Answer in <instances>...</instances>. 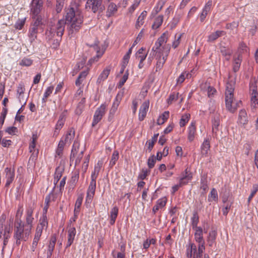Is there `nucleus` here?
<instances>
[{"label":"nucleus","mask_w":258,"mask_h":258,"mask_svg":"<svg viewBox=\"0 0 258 258\" xmlns=\"http://www.w3.org/2000/svg\"><path fill=\"white\" fill-rule=\"evenodd\" d=\"M6 180L5 187L9 188L10 184L14 181L15 177L14 167H6L4 170Z\"/></svg>","instance_id":"obj_8"},{"label":"nucleus","mask_w":258,"mask_h":258,"mask_svg":"<svg viewBox=\"0 0 258 258\" xmlns=\"http://www.w3.org/2000/svg\"><path fill=\"white\" fill-rule=\"evenodd\" d=\"M96 187V182L90 181L87 191V196L85 200V204L88 207L91 203L95 195Z\"/></svg>","instance_id":"obj_9"},{"label":"nucleus","mask_w":258,"mask_h":258,"mask_svg":"<svg viewBox=\"0 0 258 258\" xmlns=\"http://www.w3.org/2000/svg\"><path fill=\"white\" fill-rule=\"evenodd\" d=\"M106 107L107 105L105 103H103L97 108L93 115L92 126H95L102 119L105 114Z\"/></svg>","instance_id":"obj_7"},{"label":"nucleus","mask_w":258,"mask_h":258,"mask_svg":"<svg viewBox=\"0 0 258 258\" xmlns=\"http://www.w3.org/2000/svg\"><path fill=\"white\" fill-rule=\"evenodd\" d=\"M195 232L194 233V238L195 241L198 243V246H202L205 247V242L203 238V231L201 227L194 229Z\"/></svg>","instance_id":"obj_13"},{"label":"nucleus","mask_w":258,"mask_h":258,"mask_svg":"<svg viewBox=\"0 0 258 258\" xmlns=\"http://www.w3.org/2000/svg\"><path fill=\"white\" fill-rule=\"evenodd\" d=\"M226 34V32L222 30H217L215 32L211 33L208 37L207 41L209 42H213L219 37L224 36Z\"/></svg>","instance_id":"obj_23"},{"label":"nucleus","mask_w":258,"mask_h":258,"mask_svg":"<svg viewBox=\"0 0 258 258\" xmlns=\"http://www.w3.org/2000/svg\"><path fill=\"white\" fill-rule=\"evenodd\" d=\"M118 8L116 5L112 2L109 4L107 6L106 11V16L107 17H110L112 16L117 11Z\"/></svg>","instance_id":"obj_26"},{"label":"nucleus","mask_w":258,"mask_h":258,"mask_svg":"<svg viewBox=\"0 0 258 258\" xmlns=\"http://www.w3.org/2000/svg\"><path fill=\"white\" fill-rule=\"evenodd\" d=\"M163 21V16L162 15H159L156 18L154 23L152 26L153 29H156L160 27L162 25Z\"/></svg>","instance_id":"obj_37"},{"label":"nucleus","mask_w":258,"mask_h":258,"mask_svg":"<svg viewBox=\"0 0 258 258\" xmlns=\"http://www.w3.org/2000/svg\"><path fill=\"white\" fill-rule=\"evenodd\" d=\"M33 60L31 58L24 57L20 62L19 64L24 67H30L33 63Z\"/></svg>","instance_id":"obj_45"},{"label":"nucleus","mask_w":258,"mask_h":258,"mask_svg":"<svg viewBox=\"0 0 258 258\" xmlns=\"http://www.w3.org/2000/svg\"><path fill=\"white\" fill-rule=\"evenodd\" d=\"M164 4H165L164 1L158 2V3L157 4L156 7L154 8L156 13H159L161 10Z\"/></svg>","instance_id":"obj_64"},{"label":"nucleus","mask_w":258,"mask_h":258,"mask_svg":"<svg viewBox=\"0 0 258 258\" xmlns=\"http://www.w3.org/2000/svg\"><path fill=\"white\" fill-rule=\"evenodd\" d=\"M65 25L63 19L59 20L56 24L51 25L49 29L47 30L46 32L47 38L49 40H51L55 35L61 38L64 31Z\"/></svg>","instance_id":"obj_4"},{"label":"nucleus","mask_w":258,"mask_h":258,"mask_svg":"<svg viewBox=\"0 0 258 258\" xmlns=\"http://www.w3.org/2000/svg\"><path fill=\"white\" fill-rule=\"evenodd\" d=\"M192 177V173L189 170H188L187 168H186L184 170V172L182 173L181 176L179 179L180 184H183V185L186 184L190 180H191Z\"/></svg>","instance_id":"obj_20"},{"label":"nucleus","mask_w":258,"mask_h":258,"mask_svg":"<svg viewBox=\"0 0 258 258\" xmlns=\"http://www.w3.org/2000/svg\"><path fill=\"white\" fill-rule=\"evenodd\" d=\"M141 0H134V4L128 8V12L133 13L136 9L139 6Z\"/></svg>","instance_id":"obj_55"},{"label":"nucleus","mask_w":258,"mask_h":258,"mask_svg":"<svg viewBox=\"0 0 258 258\" xmlns=\"http://www.w3.org/2000/svg\"><path fill=\"white\" fill-rule=\"evenodd\" d=\"M64 2L56 0V4L55 6V11L57 13H60L63 7Z\"/></svg>","instance_id":"obj_59"},{"label":"nucleus","mask_w":258,"mask_h":258,"mask_svg":"<svg viewBox=\"0 0 258 258\" xmlns=\"http://www.w3.org/2000/svg\"><path fill=\"white\" fill-rule=\"evenodd\" d=\"M5 131L9 135H15L18 132V128L15 126H10Z\"/></svg>","instance_id":"obj_58"},{"label":"nucleus","mask_w":258,"mask_h":258,"mask_svg":"<svg viewBox=\"0 0 258 258\" xmlns=\"http://www.w3.org/2000/svg\"><path fill=\"white\" fill-rule=\"evenodd\" d=\"M220 49L222 55L225 57V59L229 60L230 56L232 53V51L225 46H221Z\"/></svg>","instance_id":"obj_32"},{"label":"nucleus","mask_w":258,"mask_h":258,"mask_svg":"<svg viewBox=\"0 0 258 258\" xmlns=\"http://www.w3.org/2000/svg\"><path fill=\"white\" fill-rule=\"evenodd\" d=\"M257 191H258V184H253L252 186V189L251 194L249 195V196L248 198V200H247L248 204H249L250 203L251 200H252V199L253 198V197H254V196L255 195V194H256V192Z\"/></svg>","instance_id":"obj_51"},{"label":"nucleus","mask_w":258,"mask_h":258,"mask_svg":"<svg viewBox=\"0 0 258 258\" xmlns=\"http://www.w3.org/2000/svg\"><path fill=\"white\" fill-rule=\"evenodd\" d=\"M191 220L192 229H197V228H199V226H198V224L199 222V217L197 212L195 211L193 213L192 217H191Z\"/></svg>","instance_id":"obj_36"},{"label":"nucleus","mask_w":258,"mask_h":258,"mask_svg":"<svg viewBox=\"0 0 258 258\" xmlns=\"http://www.w3.org/2000/svg\"><path fill=\"white\" fill-rule=\"evenodd\" d=\"M178 93H172L170 94L169 98L167 99L168 104H170L172 103L173 101H175L178 99Z\"/></svg>","instance_id":"obj_56"},{"label":"nucleus","mask_w":258,"mask_h":258,"mask_svg":"<svg viewBox=\"0 0 258 258\" xmlns=\"http://www.w3.org/2000/svg\"><path fill=\"white\" fill-rule=\"evenodd\" d=\"M25 91L24 85L23 84H19V86L17 87V95L24 94V92Z\"/></svg>","instance_id":"obj_63"},{"label":"nucleus","mask_w":258,"mask_h":258,"mask_svg":"<svg viewBox=\"0 0 258 258\" xmlns=\"http://www.w3.org/2000/svg\"><path fill=\"white\" fill-rule=\"evenodd\" d=\"M144 29H142L141 31L140 32V33L138 34V36L137 37L136 40L134 41L133 46H135L136 45H137L139 42L140 41V40L142 39L143 33H144Z\"/></svg>","instance_id":"obj_61"},{"label":"nucleus","mask_w":258,"mask_h":258,"mask_svg":"<svg viewBox=\"0 0 258 258\" xmlns=\"http://www.w3.org/2000/svg\"><path fill=\"white\" fill-rule=\"evenodd\" d=\"M39 226H41L42 227L46 229L48 227V219L47 215H42V216L40 218L39 224H38Z\"/></svg>","instance_id":"obj_41"},{"label":"nucleus","mask_w":258,"mask_h":258,"mask_svg":"<svg viewBox=\"0 0 258 258\" xmlns=\"http://www.w3.org/2000/svg\"><path fill=\"white\" fill-rule=\"evenodd\" d=\"M42 0H32L31 4V13L34 16H37L42 10Z\"/></svg>","instance_id":"obj_12"},{"label":"nucleus","mask_w":258,"mask_h":258,"mask_svg":"<svg viewBox=\"0 0 258 258\" xmlns=\"http://www.w3.org/2000/svg\"><path fill=\"white\" fill-rule=\"evenodd\" d=\"M217 232L215 230L211 231L207 238V242L209 246L212 247L215 241Z\"/></svg>","instance_id":"obj_33"},{"label":"nucleus","mask_w":258,"mask_h":258,"mask_svg":"<svg viewBox=\"0 0 258 258\" xmlns=\"http://www.w3.org/2000/svg\"><path fill=\"white\" fill-rule=\"evenodd\" d=\"M147 15V12L146 11H144L141 13L140 15L138 17L136 22L135 27L136 29H139L144 24V20L146 18Z\"/></svg>","instance_id":"obj_29"},{"label":"nucleus","mask_w":258,"mask_h":258,"mask_svg":"<svg viewBox=\"0 0 258 258\" xmlns=\"http://www.w3.org/2000/svg\"><path fill=\"white\" fill-rule=\"evenodd\" d=\"M242 60V54H240V53L238 54L237 56H234L233 62V71L235 73L239 71Z\"/></svg>","instance_id":"obj_21"},{"label":"nucleus","mask_w":258,"mask_h":258,"mask_svg":"<svg viewBox=\"0 0 258 258\" xmlns=\"http://www.w3.org/2000/svg\"><path fill=\"white\" fill-rule=\"evenodd\" d=\"M248 120L247 113L245 110H241L239 112L238 123L242 126H244L248 123Z\"/></svg>","instance_id":"obj_22"},{"label":"nucleus","mask_w":258,"mask_h":258,"mask_svg":"<svg viewBox=\"0 0 258 258\" xmlns=\"http://www.w3.org/2000/svg\"><path fill=\"white\" fill-rule=\"evenodd\" d=\"M75 132L74 128H69L65 136L63 137V140L67 144H71L75 137Z\"/></svg>","instance_id":"obj_27"},{"label":"nucleus","mask_w":258,"mask_h":258,"mask_svg":"<svg viewBox=\"0 0 258 258\" xmlns=\"http://www.w3.org/2000/svg\"><path fill=\"white\" fill-rule=\"evenodd\" d=\"M186 247V255L188 258H192L198 253V246L194 243H189Z\"/></svg>","instance_id":"obj_16"},{"label":"nucleus","mask_w":258,"mask_h":258,"mask_svg":"<svg viewBox=\"0 0 258 258\" xmlns=\"http://www.w3.org/2000/svg\"><path fill=\"white\" fill-rule=\"evenodd\" d=\"M169 116V112L168 111H164L157 119V124L161 125L163 124L168 118Z\"/></svg>","instance_id":"obj_35"},{"label":"nucleus","mask_w":258,"mask_h":258,"mask_svg":"<svg viewBox=\"0 0 258 258\" xmlns=\"http://www.w3.org/2000/svg\"><path fill=\"white\" fill-rule=\"evenodd\" d=\"M102 0H88L86 4V8L95 13L102 9Z\"/></svg>","instance_id":"obj_11"},{"label":"nucleus","mask_w":258,"mask_h":258,"mask_svg":"<svg viewBox=\"0 0 258 258\" xmlns=\"http://www.w3.org/2000/svg\"><path fill=\"white\" fill-rule=\"evenodd\" d=\"M149 100H148L144 101L140 107L139 113V120L140 121L143 120L146 117L149 109Z\"/></svg>","instance_id":"obj_14"},{"label":"nucleus","mask_w":258,"mask_h":258,"mask_svg":"<svg viewBox=\"0 0 258 258\" xmlns=\"http://www.w3.org/2000/svg\"><path fill=\"white\" fill-rule=\"evenodd\" d=\"M196 133V122L192 121L191 122L187 128V139L189 142H192L195 139V136Z\"/></svg>","instance_id":"obj_19"},{"label":"nucleus","mask_w":258,"mask_h":258,"mask_svg":"<svg viewBox=\"0 0 258 258\" xmlns=\"http://www.w3.org/2000/svg\"><path fill=\"white\" fill-rule=\"evenodd\" d=\"M216 92V90L212 86H209L207 89V93L209 97H212Z\"/></svg>","instance_id":"obj_62"},{"label":"nucleus","mask_w":258,"mask_h":258,"mask_svg":"<svg viewBox=\"0 0 258 258\" xmlns=\"http://www.w3.org/2000/svg\"><path fill=\"white\" fill-rule=\"evenodd\" d=\"M190 118L189 113H185L182 115L179 121V125L180 127H183L187 123Z\"/></svg>","instance_id":"obj_39"},{"label":"nucleus","mask_w":258,"mask_h":258,"mask_svg":"<svg viewBox=\"0 0 258 258\" xmlns=\"http://www.w3.org/2000/svg\"><path fill=\"white\" fill-rule=\"evenodd\" d=\"M119 158V153L117 150L113 151L111 160L109 162V167L112 168L116 163Z\"/></svg>","instance_id":"obj_38"},{"label":"nucleus","mask_w":258,"mask_h":258,"mask_svg":"<svg viewBox=\"0 0 258 258\" xmlns=\"http://www.w3.org/2000/svg\"><path fill=\"white\" fill-rule=\"evenodd\" d=\"M210 141L209 139L205 140L201 147L202 154L206 156L208 153L209 150H210Z\"/></svg>","instance_id":"obj_31"},{"label":"nucleus","mask_w":258,"mask_h":258,"mask_svg":"<svg viewBox=\"0 0 258 258\" xmlns=\"http://www.w3.org/2000/svg\"><path fill=\"white\" fill-rule=\"evenodd\" d=\"M168 39V33L167 32L163 33L155 42L147 58L148 63L150 65L155 56L156 72L159 71L162 69L170 52L171 45L170 44L167 43Z\"/></svg>","instance_id":"obj_1"},{"label":"nucleus","mask_w":258,"mask_h":258,"mask_svg":"<svg viewBox=\"0 0 258 258\" xmlns=\"http://www.w3.org/2000/svg\"><path fill=\"white\" fill-rule=\"evenodd\" d=\"M38 30V28L30 26L28 32V36L31 43H32L37 38Z\"/></svg>","instance_id":"obj_30"},{"label":"nucleus","mask_w":258,"mask_h":258,"mask_svg":"<svg viewBox=\"0 0 258 258\" xmlns=\"http://www.w3.org/2000/svg\"><path fill=\"white\" fill-rule=\"evenodd\" d=\"M186 247V255L188 258H192L198 253V246L194 243H189Z\"/></svg>","instance_id":"obj_15"},{"label":"nucleus","mask_w":258,"mask_h":258,"mask_svg":"<svg viewBox=\"0 0 258 258\" xmlns=\"http://www.w3.org/2000/svg\"><path fill=\"white\" fill-rule=\"evenodd\" d=\"M205 250V247L198 246V253L194 255L192 258H203V253Z\"/></svg>","instance_id":"obj_52"},{"label":"nucleus","mask_w":258,"mask_h":258,"mask_svg":"<svg viewBox=\"0 0 258 258\" xmlns=\"http://www.w3.org/2000/svg\"><path fill=\"white\" fill-rule=\"evenodd\" d=\"M247 51V46L245 43L243 42H240L239 44V47L238 48L237 54L240 53V54H242V53Z\"/></svg>","instance_id":"obj_54"},{"label":"nucleus","mask_w":258,"mask_h":258,"mask_svg":"<svg viewBox=\"0 0 258 258\" xmlns=\"http://www.w3.org/2000/svg\"><path fill=\"white\" fill-rule=\"evenodd\" d=\"M35 207L34 205L29 204L25 209L24 214V221H22V224L32 229L34 218L33 216Z\"/></svg>","instance_id":"obj_6"},{"label":"nucleus","mask_w":258,"mask_h":258,"mask_svg":"<svg viewBox=\"0 0 258 258\" xmlns=\"http://www.w3.org/2000/svg\"><path fill=\"white\" fill-rule=\"evenodd\" d=\"M251 91V102L253 106H255L258 104V93L257 92L256 87H253L250 89Z\"/></svg>","instance_id":"obj_28"},{"label":"nucleus","mask_w":258,"mask_h":258,"mask_svg":"<svg viewBox=\"0 0 258 258\" xmlns=\"http://www.w3.org/2000/svg\"><path fill=\"white\" fill-rule=\"evenodd\" d=\"M220 123V115L219 114H215L212 119V132L213 134H217V132L219 131Z\"/></svg>","instance_id":"obj_24"},{"label":"nucleus","mask_w":258,"mask_h":258,"mask_svg":"<svg viewBox=\"0 0 258 258\" xmlns=\"http://www.w3.org/2000/svg\"><path fill=\"white\" fill-rule=\"evenodd\" d=\"M32 228L22 224V220L15 221L13 237L17 245H20L22 241H26L31 233Z\"/></svg>","instance_id":"obj_3"},{"label":"nucleus","mask_w":258,"mask_h":258,"mask_svg":"<svg viewBox=\"0 0 258 258\" xmlns=\"http://www.w3.org/2000/svg\"><path fill=\"white\" fill-rule=\"evenodd\" d=\"M23 213V206L22 205H19L17 211L16 215V219L15 221H17L18 220H21V217Z\"/></svg>","instance_id":"obj_57"},{"label":"nucleus","mask_w":258,"mask_h":258,"mask_svg":"<svg viewBox=\"0 0 258 258\" xmlns=\"http://www.w3.org/2000/svg\"><path fill=\"white\" fill-rule=\"evenodd\" d=\"M118 212V209L117 207H114L113 208H112L111 211H110V223L111 225H113L114 224L115 222V220L117 218V215Z\"/></svg>","instance_id":"obj_34"},{"label":"nucleus","mask_w":258,"mask_h":258,"mask_svg":"<svg viewBox=\"0 0 258 258\" xmlns=\"http://www.w3.org/2000/svg\"><path fill=\"white\" fill-rule=\"evenodd\" d=\"M167 201V200L165 197L158 199L152 209V212L155 214L158 210L163 208L165 206Z\"/></svg>","instance_id":"obj_18"},{"label":"nucleus","mask_w":258,"mask_h":258,"mask_svg":"<svg viewBox=\"0 0 258 258\" xmlns=\"http://www.w3.org/2000/svg\"><path fill=\"white\" fill-rule=\"evenodd\" d=\"M26 21V18L23 19H19L15 24V28L17 30H21Z\"/></svg>","instance_id":"obj_49"},{"label":"nucleus","mask_w":258,"mask_h":258,"mask_svg":"<svg viewBox=\"0 0 258 258\" xmlns=\"http://www.w3.org/2000/svg\"><path fill=\"white\" fill-rule=\"evenodd\" d=\"M64 17L69 35L73 36L82 27L84 21L82 12L77 8L70 7L66 10Z\"/></svg>","instance_id":"obj_2"},{"label":"nucleus","mask_w":258,"mask_h":258,"mask_svg":"<svg viewBox=\"0 0 258 258\" xmlns=\"http://www.w3.org/2000/svg\"><path fill=\"white\" fill-rule=\"evenodd\" d=\"M120 100L116 97L113 101L111 108H110L108 115V120L111 121L113 118L115 112H116L118 107L120 104Z\"/></svg>","instance_id":"obj_17"},{"label":"nucleus","mask_w":258,"mask_h":258,"mask_svg":"<svg viewBox=\"0 0 258 258\" xmlns=\"http://www.w3.org/2000/svg\"><path fill=\"white\" fill-rule=\"evenodd\" d=\"M65 121L64 116L63 114H61L59 116V119L55 125L56 130H60L62 127L64 125Z\"/></svg>","instance_id":"obj_47"},{"label":"nucleus","mask_w":258,"mask_h":258,"mask_svg":"<svg viewBox=\"0 0 258 258\" xmlns=\"http://www.w3.org/2000/svg\"><path fill=\"white\" fill-rule=\"evenodd\" d=\"M212 199L215 202H217L218 201V193L217 190L214 188L212 189L210 194L208 196V201L211 202Z\"/></svg>","instance_id":"obj_40"},{"label":"nucleus","mask_w":258,"mask_h":258,"mask_svg":"<svg viewBox=\"0 0 258 258\" xmlns=\"http://www.w3.org/2000/svg\"><path fill=\"white\" fill-rule=\"evenodd\" d=\"M67 232V242L66 248H69L73 244L76 235V229L75 226L71 224H68Z\"/></svg>","instance_id":"obj_10"},{"label":"nucleus","mask_w":258,"mask_h":258,"mask_svg":"<svg viewBox=\"0 0 258 258\" xmlns=\"http://www.w3.org/2000/svg\"><path fill=\"white\" fill-rule=\"evenodd\" d=\"M83 201V197H79L75 203V209H74V214H79L80 212V208L82 205Z\"/></svg>","instance_id":"obj_44"},{"label":"nucleus","mask_w":258,"mask_h":258,"mask_svg":"<svg viewBox=\"0 0 258 258\" xmlns=\"http://www.w3.org/2000/svg\"><path fill=\"white\" fill-rule=\"evenodd\" d=\"M128 75H129L128 71L126 70V72H125L124 74L123 75V77H122V78L120 79V80L119 81V82L118 83L117 86L119 88H121L122 86L124 84V83H125L126 80L128 79Z\"/></svg>","instance_id":"obj_48"},{"label":"nucleus","mask_w":258,"mask_h":258,"mask_svg":"<svg viewBox=\"0 0 258 258\" xmlns=\"http://www.w3.org/2000/svg\"><path fill=\"white\" fill-rule=\"evenodd\" d=\"M64 171V167L62 165H59L55 169V171L54 174V184L55 186L57 184L58 181L62 176V173Z\"/></svg>","instance_id":"obj_25"},{"label":"nucleus","mask_w":258,"mask_h":258,"mask_svg":"<svg viewBox=\"0 0 258 258\" xmlns=\"http://www.w3.org/2000/svg\"><path fill=\"white\" fill-rule=\"evenodd\" d=\"M234 84L233 82H228L226 86L225 91V104L227 109L230 112H234V108L232 107L233 100V92Z\"/></svg>","instance_id":"obj_5"},{"label":"nucleus","mask_w":258,"mask_h":258,"mask_svg":"<svg viewBox=\"0 0 258 258\" xmlns=\"http://www.w3.org/2000/svg\"><path fill=\"white\" fill-rule=\"evenodd\" d=\"M110 70L108 68L104 70L99 76L98 81H101L106 79L110 73Z\"/></svg>","instance_id":"obj_46"},{"label":"nucleus","mask_w":258,"mask_h":258,"mask_svg":"<svg viewBox=\"0 0 258 258\" xmlns=\"http://www.w3.org/2000/svg\"><path fill=\"white\" fill-rule=\"evenodd\" d=\"M35 17H36V20L31 25V26L38 28L40 25H41V21L42 19L40 16H32L33 18H35Z\"/></svg>","instance_id":"obj_53"},{"label":"nucleus","mask_w":258,"mask_h":258,"mask_svg":"<svg viewBox=\"0 0 258 258\" xmlns=\"http://www.w3.org/2000/svg\"><path fill=\"white\" fill-rule=\"evenodd\" d=\"M150 172V170L147 169L146 168H143L142 169L141 172L139 174L138 178L142 180H143L145 179H146V178L147 177V176H148Z\"/></svg>","instance_id":"obj_43"},{"label":"nucleus","mask_w":258,"mask_h":258,"mask_svg":"<svg viewBox=\"0 0 258 258\" xmlns=\"http://www.w3.org/2000/svg\"><path fill=\"white\" fill-rule=\"evenodd\" d=\"M159 136V134H154L153 137L152 138L151 141L149 140L147 141L148 143V150L149 152H151L153 149L154 144L156 142L157 140L158 137Z\"/></svg>","instance_id":"obj_42"},{"label":"nucleus","mask_w":258,"mask_h":258,"mask_svg":"<svg viewBox=\"0 0 258 258\" xmlns=\"http://www.w3.org/2000/svg\"><path fill=\"white\" fill-rule=\"evenodd\" d=\"M156 161V157L154 155L150 156L147 161V165L149 169L153 168Z\"/></svg>","instance_id":"obj_50"},{"label":"nucleus","mask_w":258,"mask_h":258,"mask_svg":"<svg viewBox=\"0 0 258 258\" xmlns=\"http://www.w3.org/2000/svg\"><path fill=\"white\" fill-rule=\"evenodd\" d=\"M102 53H100L99 51H97V54L95 56H94L93 57L91 58L89 61L88 63L90 65H91L93 63H94L95 61H97L99 59V58L102 56Z\"/></svg>","instance_id":"obj_60"}]
</instances>
